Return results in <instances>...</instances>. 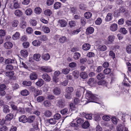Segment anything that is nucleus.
Segmentation results:
<instances>
[{
    "label": "nucleus",
    "mask_w": 131,
    "mask_h": 131,
    "mask_svg": "<svg viewBox=\"0 0 131 131\" xmlns=\"http://www.w3.org/2000/svg\"><path fill=\"white\" fill-rule=\"evenodd\" d=\"M98 97L97 95L92 94L91 92L87 91L86 94L85 98L89 101V102H93L94 100L98 99Z\"/></svg>",
    "instance_id": "1"
},
{
    "label": "nucleus",
    "mask_w": 131,
    "mask_h": 131,
    "mask_svg": "<svg viewBox=\"0 0 131 131\" xmlns=\"http://www.w3.org/2000/svg\"><path fill=\"white\" fill-rule=\"evenodd\" d=\"M73 91L74 88L70 86L66 88V92L67 94L65 95L66 98L68 99H71V93Z\"/></svg>",
    "instance_id": "2"
},
{
    "label": "nucleus",
    "mask_w": 131,
    "mask_h": 131,
    "mask_svg": "<svg viewBox=\"0 0 131 131\" xmlns=\"http://www.w3.org/2000/svg\"><path fill=\"white\" fill-rule=\"evenodd\" d=\"M41 71L46 72H51L52 70L50 67L47 66H43L40 68Z\"/></svg>",
    "instance_id": "3"
},
{
    "label": "nucleus",
    "mask_w": 131,
    "mask_h": 131,
    "mask_svg": "<svg viewBox=\"0 0 131 131\" xmlns=\"http://www.w3.org/2000/svg\"><path fill=\"white\" fill-rule=\"evenodd\" d=\"M42 78L45 81L48 82L50 81L51 79L50 76L46 73H44L42 75Z\"/></svg>",
    "instance_id": "4"
},
{
    "label": "nucleus",
    "mask_w": 131,
    "mask_h": 131,
    "mask_svg": "<svg viewBox=\"0 0 131 131\" xmlns=\"http://www.w3.org/2000/svg\"><path fill=\"white\" fill-rule=\"evenodd\" d=\"M19 121L20 122L25 123L27 122V118L25 115H22L19 117Z\"/></svg>",
    "instance_id": "5"
},
{
    "label": "nucleus",
    "mask_w": 131,
    "mask_h": 131,
    "mask_svg": "<svg viewBox=\"0 0 131 131\" xmlns=\"http://www.w3.org/2000/svg\"><path fill=\"white\" fill-rule=\"evenodd\" d=\"M13 45L12 43L10 42H6L4 44L5 48L6 49H10L13 47Z\"/></svg>",
    "instance_id": "6"
},
{
    "label": "nucleus",
    "mask_w": 131,
    "mask_h": 131,
    "mask_svg": "<svg viewBox=\"0 0 131 131\" xmlns=\"http://www.w3.org/2000/svg\"><path fill=\"white\" fill-rule=\"evenodd\" d=\"M30 79L31 80H34L38 78L37 74L35 72H32L30 74L29 76Z\"/></svg>",
    "instance_id": "7"
},
{
    "label": "nucleus",
    "mask_w": 131,
    "mask_h": 131,
    "mask_svg": "<svg viewBox=\"0 0 131 131\" xmlns=\"http://www.w3.org/2000/svg\"><path fill=\"white\" fill-rule=\"evenodd\" d=\"M59 23L60 24L61 27H64L67 25V23L65 20L64 19H60L59 20Z\"/></svg>",
    "instance_id": "8"
},
{
    "label": "nucleus",
    "mask_w": 131,
    "mask_h": 131,
    "mask_svg": "<svg viewBox=\"0 0 131 131\" xmlns=\"http://www.w3.org/2000/svg\"><path fill=\"white\" fill-rule=\"evenodd\" d=\"M14 115L13 114L10 113L7 114L5 118L7 121H10L13 118Z\"/></svg>",
    "instance_id": "9"
},
{
    "label": "nucleus",
    "mask_w": 131,
    "mask_h": 131,
    "mask_svg": "<svg viewBox=\"0 0 131 131\" xmlns=\"http://www.w3.org/2000/svg\"><path fill=\"white\" fill-rule=\"evenodd\" d=\"M113 16L111 13H109L107 15L105 18V20L106 21H109L113 18Z\"/></svg>",
    "instance_id": "10"
},
{
    "label": "nucleus",
    "mask_w": 131,
    "mask_h": 131,
    "mask_svg": "<svg viewBox=\"0 0 131 131\" xmlns=\"http://www.w3.org/2000/svg\"><path fill=\"white\" fill-rule=\"evenodd\" d=\"M110 29L112 31H115L117 29V25L116 24H112L110 27Z\"/></svg>",
    "instance_id": "11"
},
{
    "label": "nucleus",
    "mask_w": 131,
    "mask_h": 131,
    "mask_svg": "<svg viewBox=\"0 0 131 131\" xmlns=\"http://www.w3.org/2000/svg\"><path fill=\"white\" fill-rule=\"evenodd\" d=\"M119 11L118 13H122L124 14H126L127 13V11L123 7H120L118 9Z\"/></svg>",
    "instance_id": "12"
},
{
    "label": "nucleus",
    "mask_w": 131,
    "mask_h": 131,
    "mask_svg": "<svg viewBox=\"0 0 131 131\" xmlns=\"http://www.w3.org/2000/svg\"><path fill=\"white\" fill-rule=\"evenodd\" d=\"M94 29L92 27H89L87 28L86 30V33L88 34H92L93 33Z\"/></svg>",
    "instance_id": "13"
},
{
    "label": "nucleus",
    "mask_w": 131,
    "mask_h": 131,
    "mask_svg": "<svg viewBox=\"0 0 131 131\" xmlns=\"http://www.w3.org/2000/svg\"><path fill=\"white\" fill-rule=\"evenodd\" d=\"M33 128H31L30 131H38V127L37 123H35L32 124Z\"/></svg>",
    "instance_id": "14"
},
{
    "label": "nucleus",
    "mask_w": 131,
    "mask_h": 131,
    "mask_svg": "<svg viewBox=\"0 0 131 131\" xmlns=\"http://www.w3.org/2000/svg\"><path fill=\"white\" fill-rule=\"evenodd\" d=\"M90 45L88 43H85L82 46L83 49L84 50L87 51L89 50L90 48Z\"/></svg>",
    "instance_id": "15"
},
{
    "label": "nucleus",
    "mask_w": 131,
    "mask_h": 131,
    "mask_svg": "<svg viewBox=\"0 0 131 131\" xmlns=\"http://www.w3.org/2000/svg\"><path fill=\"white\" fill-rule=\"evenodd\" d=\"M44 81L42 79H39L36 83V85L40 87L42 85L44 84Z\"/></svg>",
    "instance_id": "16"
},
{
    "label": "nucleus",
    "mask_w": 131,
    "mask_h": 131,
    "mask_svg": "<svg viewBox=\"0 0 131 131\" xmlns=\"http://www.w3.org/2000/svg\"><path fill=\"white\" fill-rule=\"evenodd\" d=\"M34 60L37 61H39L40 60V55L39 53H36L34 55Z\"/></svg>",
    "instance_id": "17"
},
{
    "label": "nucleus",
    "mask_w": 131,
    "mask_h": 131,
    "mask_svg": "<svg viewBox=\"0 0 131 131\" xmlns=\"http://www.w3.org/2000/svg\"><path fill=\"white\" fill-rule=\"evenodd\" d=\"M14 13L16 16L19 17L23 15L22 12L19 9L16 10L14 12Z\"/></svg>",
    "instance_id": "18"
},
{
    "label": "nucleus",
    "mask_w": 131,
    "mask_h": 131,
    "mask_svg": "<svg viewBox=\"0 0 131 131\" xmlns=\"http://www.w3.org/2000/svg\"><path fill=\"white\" fill-rule=\"evenodd\" d=\"M90 124L88 121H85L82 125V126L83 128L86 129L88 128L90 126Z\"/></svg>",
    "instance_id": "19"
},
{
    "label": "nucleus",
    "mask_w": 131,
    "mask_h": 131,
    "mask_svg": "<svg viewBox=\"0 0 131 131\" xmlns=\"http://www.w3.org/2000/svg\"><path fill=\"white\" fill-rule=\"evenodd\" d=\"M42 30L44 32L48 33L50 32V29L48 27L46 26H43L42 28Z\"/></svg>",
    "instance_id": "20"
},
{
    "label": "nucleus",
    "mask_w": 131,
    "mask_h": 131,
    "mask_svg": "<svg viewBox=\"0 0 131 131\" xmlns=\"http://www.w3.org/2000/svg\"><path fill=\"white\" fill-rule=\"evenodd\" d=\"M20 53L21 55L24 57H26L28 55L27 51L25 50H23L21 51Z\"/></svg>",
    "instance_id": "21"
},
{
    "label": "nucleus",
    "mask_w": 131,
    "mask_h": 131,
    "mask_svg": "<svg viewBox=\"0 0 131 131\" xmlns=\"http://www.w3.org/2000/svg\"><path fill=\"white\" fill-rule=\"evenodd\" d=\"M107 49L106 46L104 45H100L98 47V49L101 51H104Z\"/></svg>",
    "instance_id": "22"
},
{
    "label": "nucleus",
    "mask_w": 131,
    "mask_h": 131,
    "mask_svg": "<svg viewBox=\"0 0 131 131\" xmlns=\"http://www.w3.org/2000/svg\"><path fill=\"white\" fill-rule=\"evenodd\" d=\"M20 36V34L19 32H16L13 35L12 37L13 39L14 40L17 39L19 38Z\"/></svg>",
    "instance_id": "23"
},
{
    "label": "nucleus",
    "mask_w": 131,
    "mask_h": 131,
    "mask_svg": "<svg viewBox=\"0 0 131 131\" xmlns=\"http://www.w3.org/2000/svg\"><path fill=\"white\" fill-rule=\"evenodd\" d=\"M33 88L34 89V95L35 96H36L39 95H41L42 94V91L41 90H38L35 89L34 87H33Z\"/></svg>",
    "instance_id": "24"
},
{
    "label": "nucleus",
    "mask_w": 131,
    "mask_h": 131,
    "mask_svg": "<svg viewBox=\"0 0 131 131\" xmlns=\"http://www.w3.org/2000/svg\"><path fill=\"white\" fill-rule=\"evenodd\" d=\"M67 39L65 36H62L59 39V41L61 43H63L66 42Z\"/></svg>",
    "instance_id": "25"
},
{
    "label": "nucleus",
    "mask_w": 131,
    "mask_h": 131,
    "mask_svg": "<svg viewBox=\"0 0 131 131\" xmlns=\"http://www.w3.org/2000/svg\"><path fill=\"white\" fill-rule=\"evenodd\" d=\"M61 4L60 3L56 2L55 3L54 5V8L56 9L59 8L61 6Z\"/></svg>",
    "instance_id": "26"
},
{
    "label": "nucleus",
    "mask_w": 131,
    "mask_h": 131,
    "mask_svg": "<svg viewBox=\"0 0 131 131\" xmlns=\"http://www.w3.org/2000/svg\"><path fill=\"white\" fill-rule=\"evenodd\" d=\"M41 9L39 7H36L35 9V13L37 14H40L42 12Z\"/></svg>",
    "instance_id": "27"
},
{
    "label": "nucleus",
    "mask_w": 131,
    "mask_h": 131,
    "mask_svg": "<svg viewBox=\"0 0 131 131\" xmlns=\"http://www.w3.org/2000/svg\"><path fill=\"white\" fill-rule=\"evenodd\" d=\"M42 57L44 60H49L50 58V56L49 54L46 53L43 54Z\"/></svg>",
    "instance_id": "28"
},
{
    "label": "nucleus",
    "mask_w": 131,
    "mask_h": 131,
    "mask_svg": "<svg viewBox=\"0 0 131 131\" xmlns=\"http://www.w3.org/2000/svg\"><path fill=\"white\" fill-rule=\"evenodd\" d=\"M115 39V37L113 35H110L107 38V40L108 41L112 43L114 41Z\"/></svg>",
    "instance_id": "29"
},
{
    "label": "nucleus",
    "mask_w": 131,
    "mask_h": 131,
    "mask_svg": "<svg viewBox=\"0 0 131 131\" xmlns=\"http://www.w3.org/2000/svg\"><path fill=\"white\" fill-rule=\"evenodd\" d=\"M27 25V23L26 21L23 20L20 23V27L21 28L24 29L26 27Z\"/></svg>",
    "instance_id": "30"
},
{
    "label": "nucleus",
    "mask_w": 131,
    "mask_h": 131,
    "mask_svg": "<svg viewBox=\"0 0 131 131\" xmlns=\"http://www.w3.org/2000/svg\"><path fill=\"white\" fill-rule=\"evenodd\" d=\"M40 42L38 40H34L32 42V44L35 46H38L40 45Z\"/></svg>",
    "instance_id": "31"
},
{
    "label": "nucleus",
    "mask_w": 131,
    "mask_h": 131,
    "mask_svg": "<svg viewBox=\"0 0 131 131\" xmlns=\"http://www.w3.org/2000/svg\"><path fill=\"white\" fill-rule=\"evenodd\" d=\"M72 74L75 78H77L79 76V72L78 71L75 70L73 71L72 73Z\"/></svg>",
    "instance_id": "32"
},
{
    "label": "nucleus",
    "mask_w": 131,
    "mask_h": 131,
    "mask_svg": "<svg viewBox=\"0 0 131 131\" xmlns=\"http://www.w3.org/2000/svg\"><path fill=\"white\" fill-rule=\"evenodd\" d=\"M35 118V116L34 115L30 116L27 118V122L29 123H32L33 121Z\"/></svg>",
    "instance_id": "33"
},
{
    "label": "nucleus",
    "mask_w": 131,
    "mask_h": 131,
    "mask_svg": "<svg viewBox=\"0 0 131 131\" xmlns=\"http://www.w3.org/2000/svg\"><path fill=\"white\" fill-rule=\"evenodd\" d=\"M80 54L77 52H75L74 53L73 56V58L74 59L78 60L80 57Z\"/></svg>",
    "instance_id": "34"
},
{
    "label": "nucleus",
    "mask_w": 131,
    "mask_h": 131,
    "mask_svg": "<svg viewBox=\"0 0 131 131\" xmlns=\"http://www.w3.org/2000/svg\"><path fill=\"white\" fill-rule=\"evenodd\" d=\"M80 31L81 29L80 28L74 30L72 32L70 35L71 36L77 35Z\"/></svg>",
    "instance_id": "35"
},
{
    "label": "nucleus",
    "mask_w": 131,
    "mask_h": 131,
    "mask_svg": "<svg viewBox=\"0 0 131 131\" xmlns=\"http://www.w3.org/2000/svg\"><path fill=\"white\" fill-rule=\"evenodd\" d=\"M98 84L99 85H102L104 86H107V83L104 80H101L98 82Z\"/></svg>",
    "instance_id": "36"
},
{
    "label": "nucleus",
    "mask_w": 131,
    "mask_h": 131,
    "mask_svg": "<svg viewBox=\"0 0 131 131\" xmlns=\"http://www.w3.org/2000/svg\"><path fill=\"white\" fill-rule=\"evenodd\" d=\"M45 99V97L44 96H40L37 97V101L38 102H41L43 101Z\"/></svg>",
    "instance_id": "37"
},
{
    "label": "nucleus",
    "mask_w": 131,
    "mask_h": 131,
    "mask_svg": "<svg viewBox=\"0 0 131 131\" xmlns=\"http://www.w3.org/2000/svg\"><path fill=\"white\" fill-rule=\"evenodd\" d=\"M21 95L24 96H26L29 94V92L26 90H24L21 91Z\"/></svg>",
    "instance_id": "38"
},
{
    "label": "nucleus",
    "mask_w": 131,
    "mask_h": 131,
    "mask_svg": "<svg viewBox=\"0 0 131 131\" xmlns=\"http://www.w3.org/2000/svg\"><path fill=\"white\" fill-rule=\"evenodd\" d=\"M48 121V123L51 125L55 124L57 122L56 120L53 118H51L49 119Z\"/></svg>",
    "instance_id": "39"
},
{
    "label": "nucleus",
    "mask_w": 131,
    "mask_h": 131,
    "mask_svg": "<svg viewBox=\"0 0 131 131\" xmlns=\"http://www.w3.org/2000/svg\"><path fill=\"white\" fill-rule=\"evenodd\" d=\"M44 114L47 117H50L52 115V113L51 111L47 110L45 112Z\"/></svg>",
    "instance_id": "40"
},
{
    "label": "nucleus",
    "mask_w": 131,
    "mask_h": 131,
    "mask_svg": "<svg viewBox=\"0 0 131 131\" xmlns=\"http://www.w3.org/2000/svg\"><path fill=\"white\" fill-rule=\"evenodd\" d=\"M19 24V21L17 20H14L12 23V26L13 27H16Z\"/></svg>",
    "instance_id": "41"
},
{
    "label": "nucleus",
    "mask_w": 131,
    "mask_h": 131,
    "mask_svg": "<svg viewBox=\"0 0 131 131\" xmlns=\"http://www.w3.org/2000/svg\"><path fill=\"white\" fill-rule=\"evenodd\" d=\"M32 13V9L30 8L27 9L25 11V14L28 16L31 15Z\"/></svg>",
    "instance_id": "42"
},
{
    "label": "nucleus",
    "mask_w": 131,
    "mask_h": 131,
    "mask_svg": "<svg viewBox=\"0 0 131 131\" xmlns=\"http://www.w3.org/2000/svg\"><path fill=\"white\" fill-rule=\"evenodd\" d=\"M53 93L56 95H58L60 93V89L58 88H56L53 90Z\"/></svg>",
    "instance_id": "43"
},
{
    "label": "nucleus",
    "mask_w": 131,
    "mask_h": 131,
    "mask_svg": "<svg viewBox=\"0 0 131 131\" xmlns=\"http://www.w3.org/2000/svg\"><path fill=\"white\" fill-rule=\"evenodd\" d=\"M80 76L82 78L84 79L87 77L88 74L85 72H83L81 73Z\"/></svg>",
    "instance_id": "44"
},
{
    "label": "nucleus",
    "mask_w": 131,
    "mask_h": 131,
    "mask_svg": "<svg viewBox=\"0 0 131 131\" xmlns=\"http://www.w3.org/2000/svg\"><path fill=\"white\" fill-rule=\"evenodd\" d=\"M124 126L121 124L118 125L117 127V131H123Z\"/></svg>",
    "instance_id": "45"
},
{
    "label": "nucleus",
    "mask_w": 131,
    "mask_h": 131,
    "mask_svg": "<svg viewBox=\"0 0 131 131\" xmlns=\"http://www.w3.org/2000/svg\"><path fill=\"white\" fill-rule=\"evenodd\" d=\"M23 85L25 86H29L31 85V82L30 81H24L23 82Z\"/></svg>",
    "instance_id": "46"
},
{
    "label": "nucleus",
    "mask_w": 131,
    "mask_h": 131,
    "mask_svg": "<svg viewBox=\"0 0 131 131\" xmlns=\"http://www.w3.org/2000/svg\"><path fill=\"white\" fill-rule=\"evenodd\" d=\"M104 77V74L101 73H99L97 76V78L99 80L103 79Z\"/></svg>",
    "instance_id": "47"
},
{
    "label": "nucleus",
    "mask_w": 131,
    "mask_h": 131,
    "mask_svg": "<svg viewBox=\"0 0 131 131\" xmlns=\"http://www.w3.org/2000/svg\"><path fill=\"white\" fill-rule=\"evenodd\" d=\"M43 104L46 107H49L51 105V103L48 100L45 101L43 103Z\"/></svg>",
    "instance_id": "48"
},
{
    "label": "nucleus",
    "mask_w": 131,
    "mask_h": 131,
    "mask_svg": "<svg viewBox=\"0 0 131 131\" xmlns=\"http://www.w3.org/2000/svg\"><path fill=\"white\" fill-rule=\"evenodd\" d=\"M9 111L10 110L9 109V107L8 105H6L4 106V112L6 113L9 112Z\"/></svg>",
    "instance_id": "49"
},
{
    "label": "nucleus",
    "mask_w": 131,
    "mask_h": 131,
    "mask_svg": "<svg viewBox=\"0 0 131 131\" xmlns=\"http://www.w3.org/2000/svg\"><path fill=\"white\" fill-rule=\"evenodd\" d=\"M92 13L89 12H86L84 14V16L87 19L90 18L92 16Z\"/></svg>",
    "instance_id": "50"
},
{
    "label": "nucleus",
    "mask_w": 131,
    "mask_h": 131,
    "mask_svg": "<svg viewBox=\"0 0 131 131\" xmlns=\"http://www.w3.org/2000/svg\"><path fill=\"white\" fill-rule=\"evenodd\" d=\"M111 118L110 116L107 115H105L103 116L102 117L103 119L106 121H109L111 119Z\"/></svg>",
    "instance_id": "51"
},
{
    "label": "nucleus",
    "mask_w": 131,
    "mask_h": 131,
    "mask_svg": "<svg viewBox=\"0 0 131 131\" xmlns=\"http://www.w3.org/2000/svg\"><path fill=\"white\" fill-rule=\"evenodd\" d=\"M44 14L47 16H50L52 14V12L49 9H47L44 11Z\"/></svg>",
    "instance_id": "52"
},
{
    "label": "nucleus",
    "mask_w": 131,
    "mask_h": 131,
    "mask_svg": "<svg viewBox=\"0 0 131 131\" xmlns=\"http://www.w3.org/2000/svg\"><path fill=\"white\" fill-rule=\"evenodd\" d=\"M94 79L93 78H91L89 79L88 83L90 85H92L94 83Z\"/></svg>",
    "instance_id": "53"
},
{
    "label": "nucleus",
    "mask_w": 131,
    "mask_h": 131,
    "mask_svg": "<svg viewBox=\"0 0 131 131\" xmlns=\"http://www.w3.org/2000/svg\"><path fill=\"white\" fill-rule=\"evenodd\" d=\"M70 69L68 68H64L62 70V72L64 74H67L70 71Z\"/></svg>",
    "instance_id": "54"
},
{
    "label": "nucleus",
    "mask_w": 131,
    "mask_h": 131,
    "mask_svg": "<svg viewBox=\"0 0 131 131\" xmlns=\"http://www.w3.org/2000/svg\"><path fill=\"white\" fill-rule=\"evenodd\" d=\"M30 24L34 26H36L37 23V22L36 20L33 19L30 20Z\"/></svg>",
    "instance_id": "55"
},
{
    "label": "nucleus",
    "mask_w": 131,
    "mask_h": 131,
    "mask_svg": "<svg viewBox=\"0 0 131 131\" xmlns=\"http://www.w3.org/2000/svg\"><path fill=\"white\" fill-rule=\"evenodd\" d=\"M26 31V32L28 34H32L33 32L32 28L30 27H28L27 28Z\"/></svg>",
    "instance_id": "56"
},
{
    "label": "nucleus",
    "mask_w": 131,
    "mask_h": 131,
    "mask_svg": "<svg viewBox=\"0 0 131 131\" xmlns=\"http://www.w3.org/2000/svg\"><path fill=\"white\" fill-rule=\"evenodd\" d=\"M80 63L81 64H84L86 62H87V63L89 64H90V63L87 61V59L85 58H82L81 59H80Z\"/></svg>",
    "instance_id": "57"
},
{
    "label": "nucleus",
    "mask_w": 131,
    "mask_h": 131,
    "mask_svg": "<svg viewBox=\"0 0 131 131\" xmlns=\"http://www.w3.org/2000/svg\"><path fill=\"white\" fill-rule=\"evenodd\" d=\"M69 25L71 27H74L76 25V23L74 20H71L69 22Z\"/></svg>",
    "instance_id": "58"
},
{
    "label": "nucleus",
    "mask_w": 131,
    "mask_h": 131,
    "mask_svg": "<svg viewBox=\"0 0 131 131\" xmlns=\"http://www.w3.org/2000/svg\"><path fill=\"white\" fill-rule=\"evenodd\" d=\"M14 74V73L13 71L7 72L5 73V75L8 77L12 76Z\"/></svg>",
    "instance_id": "59"
},
{
    "label": "nucleus",
    "mask_w": 131,
    "mask_h": 131,
    "mask_svg": "<svg viewBox=\"0 0 131 131\" xmlns=\"http://www.w3.org/2000/svg\"><path fill=\"white\" fill-rule=\"evenodd\" d=\"M120 32L122 33L123 34H125L127 32V31L125 28H121L120 30Z\"/></svg>",
    "instance_id": "60"
},
{
    "label": "nucleus",
    "mask_w": 131,
    "mask_h": 131,
    "mask_svg": "<svg viewBox=\"0 0 131 131\" xmlns=\"http://www.w3.org/2000/svg\"><path fill=\"white\" fill-rule=\"evenodd\" d=\"M102 22V20L100 18H98L95 21V23L97 25H100Z\"/></svg>",
    "instance_id": "61"
},
{
    "label": "nucleus",
    "mask_w": 131,
    "mask_h": 131,
    "mask_svg": "<svg viewBox=\"0 0 131 131\" xmlns=\"http://www.w3.org/2000/svg\"><path fill=\"white\" fill-rule=\"evenodd\" d=\"M54 118L56 120L59 119L61 117L60 115L58 113H57L53 116Z\"/></svg>",
    "instance_id": "62"
},
{
    "label": "nucleus",
    "mask_w": 131,
    "mask_h": 131,
    "mask_svg": "<svg viewBox=\"0 0 131 131\" xmlns=\"http://www.w3.org/2000/svg\"><path fill=\"white\" fill-rule=\"evenodd\" d=\"M109 55L111 57L114 59L115 58V53L112 51H110L109 52Z\"/></svg>",
    "instance_id": "63"
},
{
    "label": "nucleus",
    "mask_w": 131,
    "mask_h": 131,
    "mask_svg": "<svg viewBox=\"0 0 131 131\" xmlns=\"http://www.w3.org/2000/svg\"><path fill=\"white\" fill-rule=\"evenodd\" d=\"M126 51L128 53H131V45H128L127 46L126 48Z\"/></svg>",
    "instance_id": "64"
}]
</instances>
